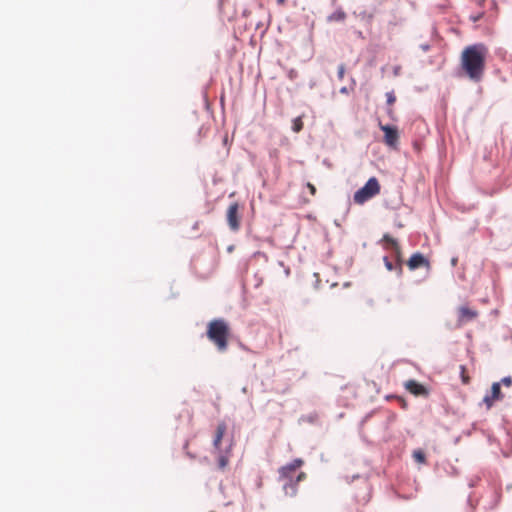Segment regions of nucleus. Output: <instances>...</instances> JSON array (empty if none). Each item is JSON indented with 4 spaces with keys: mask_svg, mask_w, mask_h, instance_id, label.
<instances>
[{
    "mask_svg": "<svg viewBox=\"0 0 512 512\" xmlns=\"http://www.w3.org/2000/svg\"><path fill=\"white\" fill-rule=\"evenodd\" d=\"M487 47L483 43L467 46L461 54V67L466 76L473 82L482 80L485 70Z\"/></svg>",
    "mask_w": 512,
    "mask_h": 512,
    "instance_id": "1",
    "label": "nucleus"
},
{
    "mask_svg": "<svg viewBox=\"0 0 512 512\" xmlns=\"http://www.w3.org/2000/svg\"><path fill=\"white\" fill-rule=\"evenodd\" d=\"M303 465V460L300 458L294 459L292 462L288 463L285 466H282L279 469L280 478L284 480L283 490L288 496H295L297 493L298 483L306 478V474L304 472H300L298 476L294 479L291 473H293L297 468Z\"/></svg>",
    "mask_w": 512,
    "mask_h": 512,
    "instance_id": "2",
    "label": "nucleus"
},
{
    "mask_svg": "<svg viewBox=\"0 0 512 512\" xmlns=\"http://www.w3.org/2000/svg\"><path fill=\"white\" fill-rule=\"evenodd\" d=\"M228 334L229 327L223 319H214L208 324L207 336L220 352L227 349Z\"/></svg>",
    "mask_w": 512,
    "mask_h": 512,
    "instance_id": "3",
    "label": "nucleus"
},
{
    "mask_svg": "<svg viewBox=\"0 0 512 512\" xmlns=\"http://www.w3.org/2000/svg\"><path fill=\"white\" fill-rule=\"evenodd\" d=\"M383 240L386 242L388 248L395 254V263L389 259L388 256L383 257V262L388 271H395L396 275L400 277L402 275V261L400 259V247L393 237L388 234L383 236Z\"/></svg>",
    "mask_w": 512,
    "mask_h": 512,
    "instance_id": "4",
    "label": "nucleus"
},
{
    "mask_svg": "<svg viewBox=\"0 0 512 512\" xmlns=\"http://www.w3.org/2000/svg\"><path fill=\"white\" fill-rule=\"evenodd\" d=\"M380 192V184L376 177H370L367 182L359 188L353 196L354 202L364 204Z\"/></svg>",
    "mask_w": 512,
    "mask_h": 512,
    "instance_id": "5",
    "label": "nucleus"
},
{
    "mask_svg": "<svg viewBox=\"0 0 512 512\" xmlns=\"http://www.w3.org/2000/svg\"><path fill=\"white\" fill-rule=\"evenodd\" d=\"M380 129L384 132V142L391 148H396L399 141V132L396 126L383 125L380 123Z\"/></svg>",
    "mask_w": 512,
    "mask_h": 512,
    "instance_id": "6",
    "label": "nucleus"
},
{
    "mask_svg": "<svg viewBox=\"0 0 512 512\" xmlns=\"http://www.w3.org/2000/svg\"><path fill=\"white\" fill-rule=\"evenodd\" d=\"M407 265L413 271L421 267H429V260L421 252H415L407 261Z\"/></svg>",
    "mask_w": 512,
    "mask_h": 512,
    "instance_id": "7",
    "label": "nucleus"
},
{
    "mask_svg": "<svg viewBox=\"0 0 512 512\" xmlns=\"http://www.w3.org/2000/svg\"><path fill=\"white\" fill-rule=\"evenodd\" d=\"M405 388L415 396L427 397L429 395V390L423 384L413 379L405 382Z\"/></svg>",
    "mask_w": 512,
    "mask_h": 512,
    "instance_id": "8",
    "label": "nucleus"
},
{
    "mask_svg": "<svg viewBox=\"0 0 512 512\" xmlns=\"http://www.w3.org/2000/svg\"><path fill=\"white\" fill-rule=\"evenodd\" d=\"M238 209H239L238 204L233 203L229 206V208L227 210V221H228L229 227L233 231H237L240 227Z\"/></svg>",
    "mask_w": 512,
    "mask_h": 512,
    "instance_id": "9",
    "label": "nucleus"
},
{
    "mask_svg": "<svg viewBox=\"0 0 512 512\" xmlns=\"http://www.w3.org/2000/svg\"><path fill=\"white\" fill-rule=\"evenodd\" d=\"M476 310L470 309L466 306H461L458 309V325L461 326L465 322L472 321L477 317Z\"/></svg>",
    "mask_w": 512,
    "mask_h": 512,
    "instance_id": "10",
    "label": "nucleus"
},
{
    "mask_svg": "<svg viewBox=\"0 0 512 512\" xmlns=\"http://www.w3.org/2000/svg\"><path fill=\"white\" fill-rule=\"evenodd\" d=\"M346 18V13L342 9H337L327 17L328 22H343Z\"/></svg>",
    "mask_w": 512,
    "mask_h": 512,
    "instance_id": "11",
    "label": "nucleus"
},
{
    "mask_svg": "<svg viewBox=\"0 0 512 512\" xmlns=\"http://www.w3.org/2000/svg\"><path fill=\"white\" fill-rule=\"evenodd\" d=\"M226 431V425L225 424H219L216 429V435L213 441V445L215 448H219L220 442L222 440V437Z\"/></svg>",
    "mask_w": 512,
    "mask_h": 512,
    "instance_id": "12",
    "label": "nucleus"
},
{
    "mask_svg": "<svg viewBox=\"0 0 512 512\" xmlns=\"http://www.w3.org/2000/svg\"><path fill=\"white\" fill-rule=\"evenodd\" d=\"M494 400L503 399L504 395L501 392V383L494 382L491 386V393L489 394Z\"/></svg>",
    "mask_w": 512,
    "mask_h": 512,
    "instance_id": "13",
    "label": "nucleus"
},
{
    "mask_svg": "<svg viewBox=\"0 0 512 512\" xmlns=\"http://www.w3.org/2000/svg\"><path fill=\"white\" fill-rule=\"evenodd\" d=\"M300 422H307L309 424H316L318 421V414L316 412L302 415L299 419Z\"/></svg>",
    "mask_w": 512,
    "mask_h": 512,
    "instance_id": "14",
    "label": "nucleus"
},
{
    "mask_svg": "<svg viewBox=\"0 0 512 512\" xmlns=\"http://www.w3.org/2000/svg\"><path fill=\"white\" fill-rule=\"evenodd\" d=\"M413 458L418 463H425L426 462V455L422 450H415L413 452Z\"/></svg>",
    "mask_w": 512,
    "mask_h": 512,
    "instance_id": "15",
    "label": "nucleus"
},
{
    "mask_svg": "<svg viewBox=\"0 0 512 512\" xmlns=\"http://www.w3.org/2000/svg\"><path fill=\"white\" fill-rule=\"evenodd\" d=\"M302 128H303L302 119L300 117L293 119L292 130L294 132H300L302 130Z\"/></svg>",
    "mask_w": 512,
    "mask_h": 512,
    "instance_id": "16",
    "label": "nucleus"
},
{
    "mask_svg": "<svg viewBox=\"0 0 512 512\" xmlns=\"http://www.w3.org/2000/svg\"><path fill=\"white\" fill-rule=\"evenodd\" d=\"M361 17L362 19H365L367 22H371L374 18V13L373 12H367V11H364L362 12L361 14Z\"/></svg>",
    "mask_w": 512,
    "mask_h": 512,
    "instance_id": "17",
    "label": "nucleus"
},
{
    "mask_svg": "<svg viewBox=\"0 0 512 512\" xmlns=\"http://www.w3.org/2000/svg\"><path fill=\"white\" fill-rule=\"evenodd\" d=\"M387 104L392 105L396 101V97L392 91L386 93Z\"/></svg>",
    "mask_w": 512,
    "mask_h": 512,
    "instance_id": "18",
    "label": "nucleus"
},
{
    "mask_svg": "<svg viewBox=\"0 0 512 512\" xmlns=\"http://www.w3.org/2000/svg\"><path fill=\"white\" fill-rule=\"evenodd\" d=\"M494 401L495 400L492 399L489 394L485 395V397L483 398V402L486 404L487 408H491Z\"/></svg>",
    "mask_w": 512,
    "mask_h": 512,
    "instance_id": "19",
    "label": "nucleus"
},
{
    "mask_svg": "<svg viewBox=\"0 0 512 512\" xmlns=\"http://www.w3.org/2000/svg\"><path fill=\"white\" fill-rule=\"evenodd\" d=\"M345 74V66L344 64H340L338 66L337 76L339 80H342Z\"/></svg>",
    "mask_w": 512,
    "mask_h": 512,
    "instance_id": "20",
    "label": "nucleus"
},
{
    "mask_svg": "<svg viewBox=\"0 0 512 512\" xmlns=\"http://www.w3.org/2000/svg\"><path fill=\"white\" fill-rule=\"evenodd\" d=\"M501 384H503L504 386H510L512 384V377L511 376H505L501 379V381L499 382Z\"/></svg>",
    "mask_w": 512,
    "mask_h": 512,
    "instance_id": "21",
    "label": "nucleus"
},
{
    "mask_svg": "<svg viewBox=\"0 0 512 512\" xmlns=\"http://www.w3.org/2000/svg\"><path fill=\"white\" fill-rule=\"evenodd\" d=\"M419 47H420V49H421L422 51H424V52L429 51V50H430V48H431L430 44H428V43L421 44Z\"/></svg>",
    "mask_w": 512,
    "mask_h": 512,
    "instance_id": "22",
    "label": "nucleus"
},
{
    "mask_svg": "<svg viewBox=\"0 0 512 512\" xmlns=\"http://www.w3.org/2000/svg\"><path fill=\"white\" fill-rule=\"evenodd\" d=\"M480 480V477H476L475 479H471L470 482H469V487L470 488H473L476 486L477 482Z\"/></svg>",
    "mask_w": 512,
    "mask_h": 512,
    "instance_id": "23",
    "label": "nucleus"
},
{
    "mask_svg": "<svg viewBox=\"0 0 512 512\" xmlns=\"http://www.w3.org/2000/svg\"><path fill=\"white\" fill-rule=\"evenodd\" d=\"M227 464V459L223 456L219 458V466L224 467Z\"/></svg>",
    "mask_w": 512,
    "mask_h": 512,
    "instance_id": "24",
    "label": "nucleus"
},
{
    "mask_svg": "<svg viewBox=\"0 0 512 512\" xmlns=\"http://www.w3.org/2000/svg\"><path fill=\"white\" fill-rule=\"evenodd\" d=\"M481 17H482V13H480L478 15L471 16V19L473 22H477L481 19Z\"/></svg>",
    "mask_w": 512,
    "mask_h": 512,
    "instance_id": "25",
    "label": "nucleus"
},
{
    "mask_svg": "<svg viewBox=\"0 0 512 512\" xmlns=\"http://www.w3.org/2000/svg\"><path fill=\"white\" fill-rule=\"evenodd\" d=\"M307 186H308L309 190L311 191V193L315 194V192H316L315 186L312 185L311 183H308Z\"/></svg>",
    "mask_w": 512,
    "mask_h": 512,
    "instance_id": "26",
    "label": "nucleus"
},
{
    "mask_svg": "<svg viewBox=\"0 0 512 512\" xmlns=\"http://www.w3.org/2000/svg\"><path fill=\"white\" fill-rule=\"evenodd\" d=\"M460 369H461V373L463 374L464 370H465V367L463 365H461ZM462 380H463L464 383H467V380L465 379V377L463 375H462Z\"/></svg>",
    "mask_w": 512,
    "mask_h": 512,
    "instance_id": "27",
    "label": "nucleus"
},
{
    "mask_svg": "<svg viewBox=\"0 0 512 512\" xmlns=\"http://www.w3.org/2000/svg\"><path fill=\"white\" fill-rule=\"evenodd\" d=\"M340 93H341V94H347V93H348V89H347V87H342V88L340 89Z\"/></svg>",
    "mask_w": 512,
    "mask_h": 512,
    "instance_id": "28",
    "label": "nucleus"
},
{
    "mask_svg": "<svg viewBox=\"0 0 512 512\" xmlns=\"http://www.w3.org/2000/svg\"><path fill=\"white\" fill-rule=\"evenodd\" d=\"M451 264H452V266H456V264H457V258H455V257H454V258H452V259H451Z\"/></svg>",
    "mask_w": 512,
    "mask_h": 512,
    "instance_id": "29",
    "label": "nucleus"
},
{
    "mask_svg": "<svg viewBox=\"0 0 512 512\" xmlns=\"http://www.w3.org/2000/svg\"><path fill=\"white\" fill-rule=\"evenodd\" d=\"M451 469H452V472H451V473H452L453 475H457V474H458V471H457V468H456V467H452Z\"/></svg>",
    "mask_w": 512,
    "mask_h": 512,
    "instance_id": "30",
    "label": "nucleus"
},
{
    "mask_svg": "<svg viewBox=\"0 0 512 512\" xmlns=\"http://www.w3.org/2000/svg\"><path fill=\"white\" fill-rule=\"evenodd\" d=\"M399 71H400V67H395V68H394V74H395V75H398V74H399Z\"/></svg>",
    "mask_w": 512,
    "mask_h": 512,
    "instance_id": "31",
    "label": "nucleus"
},
{
    "mask_svg": "<svg viewBox=\"0 0 512 512\" xmlns=\"http://www.w3.org/2000/svg\"><path fill=\"white\" fill-rule=\"evenodd\" d=\"M277 2H278L279 4H283V3L285 2V0H277Z\"/></svg>",
    "mask_w": 512,
    "mask_h": 512,
    "instance_id": "32",
    "label": "nucleus"
}]
</instances>
